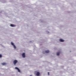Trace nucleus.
<instances>
[{"mask_svg": "<svg viewBox=\"0 0 76 76\" xmlns=\"http://www.w3.org/2000/svg\"><path fill=\"white\" fill-rule=\"evenodd\" d=\"M1 64L3 66H4V65H6V63L4 62V63H2Z\"/></svg>", "mask_w": 76, "mask_h": 76, "instance_id": "39448f33", "label": "nucleus"}, {"mask_svg": "<svg viewBox=\"0 0 76 76\" xmlns=\"http://www.w3.org/2000/svg\"><path fill=\"white\" fill-rule=\"evenodd\" d=\"M2 57V56L0 54V58H1Z\"/></svg>", "mask_w": 76, "mask_h": 76, "instance_id": "f8f14e48", "label": "nucleus"}, {"mask_svg": "<svg viewBox=\"0 0 76 76\" xmlns=\"http://www.w3.org/2000/svg\"><path fill=\"white\" fill-rule=\"evenodd\" d=\"M48 75H50V72H48Z\"/></svg>", "mask_w": 76, "mask_h": 76, "instance_id": "ddd939ff", "label": "nucleus"}, {"mask_svg": "<svg viewBox=\"0 0 76 76\" xmlns=\"http://www.w3.org/2000/svg\"><path fill=\"white\" fill-rule=\"evenodd\" d=\"M60 52H58L57 53V56H59V55H60Z\"/></svg>", "mask_w": 76, "mask_h": 76, "instance_id": "1a4fd4ad", "label": "nucleus"}, {"mask_svg": "<svg viewBox=\"0 0 76 76\" xmlns=\"http://www.w3.org/2000/svg\"><path fill=\"white\" fill-rule=\"evenodd\" d=\"M25 53H23L22 54V56L23 58H25Z\"/></svg>", "mask_w": 76, "mask_h": 76, "instance_id": "7ed1b4c3", "label": "nucleus"}, {"mask_svg": "<svg viewBox=\"0 0 76 76\" xmlns=\"http://www.w3.org/2000/svg\"><path fill=\"white\" fill-rule=\"evenodd\" d=\"M13 47L14 49H16V46H15V45L13 46Z\"/></svg>", "mask_w": 76, "mask_h": 76, "instance_id": "9b49d317", "label": "nucleus"}, {"mask_svg": "<svg viewBox=\"0 0 76 76\" xmlns=\"http://www.w3.org/2000/svg\"><path fill=\"white\" fill-rule=\"evenodd\" d=\"M18 63V61L16 60H14L13 61V63L14 65H16V64Z\"/></svg>", "mask_w": 76, "mask_h": 76, "instance_id": "f257e3e1", "label": "nucleus"}, {"mask_svg": "<svg viewBox=\"0 0 76 76\" xmlns=\"http://www.w3.org/2000/svg\"><path fill=\"white\" fill-rule=\"evenodd\" d=\"M15 69H17L18 70V72H20V70L17 67H15Z\"/></svg>", "mask_w": 76, "mask_h": 76, "instance_id": "f03ea898", "label": "nucleus"}, {"mask_svg": "<svg viewBox=\"0 0 76 76\" xmlns=\"http://www.w3.org/2000/svg\"><path fill=\"white\" fill-rule=\"evenodd\" d=\"M36 75H37V76H39V72H37V73Z\"/></svg>", "mask_w": 76, "mask_h": 76, "instance_id": "0eeeda50", "label": "nucleus"}, {"mask_svg": "<svg viewBox=\"0 0 76 76\" xmlns=\"http://www.w3.org/2000/svg\"><path fill=\"white\" fill-rule=\"evenodd\" d=\"M60 41L61 42H64V40L62 39H60Z\"/></svg>", "mask_w": 76, "mask_h": 76, "instance_id": "423d86ee", "label": "nucleus"}, {"mask_svg": "<svg viewBox=\"0 0 76 76\" xmlns=\"http://www.w3.org/2000/svg\"><path fill=\"white\" fill-rule=\"evenodd\" d=\"M11 45H12L13 46L14 45V43H13L12 42H11Z\"/></svg>", "mask_w": 76, "mask_h": 76, "instance_id": "9d476101", "label": "nucleus"}, {"mask_svg": "<svg viewBox=\"0 0 76 76\" xmlns=\"http://www.w3.org/2000/svg\"><path fill=\"white\" fill-rule=\"evenodd\" d=\"M30 76H32V75H30Z\"/></svg>", "mask_w": 76, "mask_h": 76, "instance_id": "4468645a", "label": "nucleus"}, {"mask_svg": "<svg viewBox=\"0 0 76 76\" xmlns=\"http://www.w3.org/2000/svg\"><path fill=\"white\" fill-rule=\"evenodd\" d=\"M10 26H11L12 27H15V26H16L14 25V24H11L10 25Z\"/></svg>", "mask_w": 76, "mask_h": 76, "instance_id": "20e7f679", "label": "nucleus"}, {"mask_svg": "<svg viewBox=\"0 0 76 76\" xmlns=\"http://www.w3.org/2000/svg\"><path fill=\"white\" fill-rule=\"evenodd\" d=\"M46 53H50V51L49 50H46L45 51Z\"/></svg>", "mask_w": 76, "mask_h": 76, "instance_id": "6e6552de", "label": "nucleus"}]
</instances>
